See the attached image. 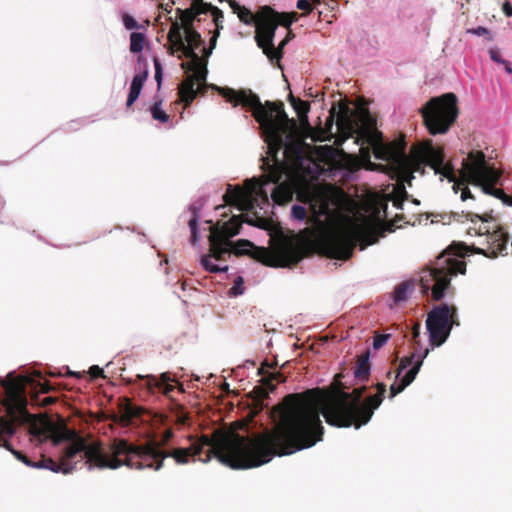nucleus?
<instances>
[{
    "instance_id": "nucleus-39",
    "label": "nucleus",
    "mask_w": 512,
    "mask_h": 512,
    "mask_svg": "<svg viewBox=\"0 0 512 512\" xmlns=\"http://www.w3.org/2000/svg\"><path fill=\"white\" fill-rule=\"evenodd\" d=\"M390 337L391 334H380L379 332L375 331L373 338V348L379 350L387 343Z\"/></svg>"
},
{
    "instance_id": "nucleus-22",
    "label": "nucleus",
    "mask_w": 512,
    "mask_h": 512,
    "mask_svg": "<svg viewBox=\"0 0 512 512\" xmlns=\"http://www.w3.org/2000/svg\"><path fill=\"white\" fill-rule=\"evenodd\" d=\"M174 380L168 373H162L159 377L146 376L145 386L151 393L159 391L165 396L172 398V393L178 388L179 392H183L182 384L178 383L177 386L173 385Z\"/></svg>"
},
{
    "instance_id": "nucleus-36",
    "label": "nucleus",
    "mask_w": 512,
    "mask_h": 512,
    "mask_svg": "<svg viewBox=\"0 0 512 512\" xmlns=\"http://www.w3.org/2000/svg\"><path fill=\"white\" fill-rule=\"evenodd\" d=\"M466 218L470 220L472 223H475L476 220H479L482 223H488L496 220L495 217L493 216V211L485 212L481 215L469 212L466 214Z\"/></svg>"
},
{
    "instance_id": "nucleus-6",
    "label": "nucleus",
    "mask_w": 512,
    "mask_h": 512,
    "mask_svg": "<svg viewBox=\"0 0 512 512\" xmlns=\"http://www.w3.org/2000/svg\"><path fill=\"white\" fill-rule=\"evenodd\" d=\"M0 383L5 389V398L2 404L6 410V416H0V446L5 447L27 466L35 467V463L22 452L14 450L6 439V437L15 433L17 425L29 421L31 417L27 410V398L23 381L21 378L9 375L8 380H0Z\"/></svg>"
},
{
    "instance_id": "nucleus-20",
    "label": "nucleus",
    "mask_w": 512,
    "mask_h": 512,
    "mask_svg": "<svg viewBox=\"0 0 512 512\" xmlns=\"http://www.w3.org/2000/svg\"><path fill=\"white\" fill-rule=\"evenodd\" d=\"M117 440L120 439H114L108 451H104L100 445L86 446L83 441L74 442L65 449V452L60 460L62 463L66 464L65 466L74 468V466L71 464V460H73L77 455H80L81 458L86 459L85 464L88 465L89 470H92L94 467L101 469L97 465L96 461L89 459L88 452L90 451V449H96L99 452V454H101L104 457L105 460L110 461L111 459L114 458L113 446Z\"/></svg>"
},
{
    "instance_id": "nucleus-51",
    "label": "nucleus",
    "mask_w": 512,
    "mask_h": 512,
    "mask_svg": "<svg viewBox=\"0 0 512 512\" xmlns=\"http://www.w3.org/2000/svg\"><path fill=\"white\" fill-rule=\"evenodd\" d=\"M272 380L284 381V377L282 376L281 373L270 374V376L265 380V384L268 385L271 390L275 388V386L271 384Z\"/></svg>"
},
{
    "instance_id": "nucleus-3",
    "label": "nucleus",
    "mask_w": 512,
    "mask_h": 512,
    "mask_svg": "<svg viewBox=\"0 0 512 512\" xmlns=\"http://www.w3.org/2000/svg\"><path fill=\"white\" fill-rule=\"evenodd\" d=\"M218 93L234 107L241 105L252 111L263 130L268 144L267 153L273 161H280L277 155L282 149L285 156L299 152L300 145L293 139L297 124L286 114L283 102L266 101L262 104L259 97L249 89L218 88Z\"/></svg>"
},
{
    "instance_id": "nucleus-55",
    "label": "nucleus",
    "mask_w": 512,
    "mask_h": 512,
    "mask_svg": "<svg viewBox=\"0 0 512 512\" xmlns=\"http://www.w3.org/2000/svg\"><path fill=\"white\" fill-rule=\"evenodd\" d=\"M180 409H181V412H180V414L177 415V423L180 425H185L189 421L190 417H189L188 413H185L183 411V407H180Z\"/></svg>"
},
{
    "instance_id": "nucleus-11",
    "label": "nucleus",
    "mask_w": 512,
    "mask_h": 512,
    "mask_svg": "<svg viewBox=\"0 0 512 512\" xmlns=\"http://www.w3.org/2000/svg\"><path fill=\"white\" fill-rule=\"evenodd\" d=\"M466 273V263L458 260L450 254L443 253L437 257L435 266L428 270V273L421 277L420 285L423 293L431 290L434 301H440L446 292H453L451 277L457 274Z\"/></svg>"
},
{
    "instance_id": "nucleus-5",
    "label": "nucleus",
    "mask_w": 512,
    "mask_h": 512,
    "mask_svg": "<svg viewBox=\"0 0 512 512\" xmlns=\"http://www.w3.org/2000/svg\"><path fill=\"white\" fill-rule=\"evenodd\" d=\"M170 20L171 27L167 34L170 54L181 52L186 58L193 60V66L196 68L195 74L188 75L178 88L179 101L184 103V108H187L198 94L204 96L209 88L218 91L219 87L206 83L208 74L206 62L202 63V59L195 52L204 43L201 34L195 28L179 32L177 20L171 18Z\"/></svg>"
},
{
    "instance_id": "nucleus-12",
    "label": "nucleus",
    "mask_w": 512,
    "mask_h": 512,
    "mask_svg": "<svg viewBox=\"0 0 512 512\" xmlns=\"http://www.w3.org/2000/svg\"><path fill=\"white\" fill-rule=\"evenodd\" d=\"M234 254L249 255L270 267H287L300 262L306 256V248L300 244L288 243L272 253L268 248L257 247L249 240L240 239L235 243Z\"/></svg>"
},
{
    "instance_id": "nucleus-29",
    "label": "nucleus",
    "mask_w": 512,
    "mask_h": 512,
    "mask_svg": "<svg viewBox=\"0 0 512 512\" xmlns=\"http://www.w3.org/2000/svg\"><path fill=\"white\" fill-rule=\"evenodd\" d=\"M139 416V408L134 406L131 402L127 401L121 408L120 422L124 425H129L134 418Z\"/></svg>"
},
{
    "instance_id": "nucleus-62",
    "label": "nucleus",
    "mask_w": 512,
    "mask_h": 512,
    "mask_svg": "<svg viewBox=\"0 0 512 512\" xmlns=\"http://www.w3.org/2000/svg\"><path fill=\"white\" fill-rule=\"evenodd\" d=\"M181 67L186 70L193 71V74L196 72V68L193 66V60H191V63H182Z\"/></svg>"
},
{
    "instance_id": "nucleus-56",
    "label": "nucleus",
    "mask_w": 512,
    "mask_h": 512,
    "mask_svg": "<svg viewBox=\"0 0 512 512\" xmlns=\"http://www.w3.org/2000/svg\"><path fill=\"white\" fill-rule=\"evenodd\" d=\"M468 32L473 33L477 36H484V35L488 34L487 28H485L483 26H478L477 28L470 29V30H468Z\"/></svg>"
},
{
    "instance_id": "nucleus-64",
    "label": "nucleus",
    "mask_w": 512,
    "mask_h": 512,
    "mask_svg": "<svg viewBox=\"0 0 512 512\" xmlns=\"http://www.w3.org/2000/svg\"><path fill=\"white\" fill-rule=\"evenodd\" d=\"M502 202L508 206H512V197L507 195V198L502 200Z\"/></svg>"
},
{
    "instance_id": "nucleus-40",
    "label": "nucleus",
    "mask_w": 512,
    "mask_h": 512,
    "mask_svg": "<svg viewBox=\"0 0 512 512\" xmlns=\"http://www.w3.org/2000/svg\"><path fill=\"white\" fill-rule=\"evenodd\" d=\"M408 194L404 187L399 188L395 192V197L393 199V204L398 209H403V203L406 200Z\"/></svg>"
},
{
    "instance_id": "nucleus-19",
    "label": "nucleus",
    "mask_w": 512,
    "mask_h": 512,
    "mask_svg": "<svg viewBox=\"0 0 512 512\" xmlns=\"http://www.w3.org/2000/svg\"><path fill=\"white\" fill-rule=\"evenodd\" d=\"M429 354V349L426 348L423 353L416 354L412 353L409 356H405L400 360L399 367L397 369L396 377L398 378L401 372L412 366L405 375L400 379L399 383L394 382L390 386V398H394L396 395L401 393L406 387H408L416 378L420 368L423 364V360Z\"/></svg>"
},
{
    "instance_id": "nucleus-60",
    "label": "nucleus",
    "mask_w": 512,
    "mask_h": 512,
    "mask_svg": "<svg viewBox=\"0 0 512 512\" xmlns=\"http://www.w3.org/2000/svg\"><path fill=\"white\" fill-rule=\"evenodd\" d=\"M335 107H332L331 111H330V116L329 118L327 119V126H328V129L330 130L333 126V121H334V117H335Z\"/></svg>"
},
{
    "instance_id": "nucleus-48",
    "label": "nucleus",
    "mask_w": 512,
    "mask_h": 512,
    "mask_svg": "<svg viewBox=\"0 0 512 512\" xmlns=\"http://www.w3.org/2000/svg\"><path fill=\"white\" fill-rule=\"evenodd\" d=\"M126 29L132 30L138 28V22L130 15H125L123 18Z\"/></svg>"
},
{
    "instance_id": "nucleus-52",
    "label": "nucleus",
    "mask_w": 512,
    "mask_h": 512,
    "mask_svg": "<svg viewBox=\"0 0 512 512\" xmlns=\"http://www.w3.org/2000/svg\"><path fill=\"white\" fill-rule=\"evenodd\" d=\"M489 54H490V58L494 62H497L499 64H503L505 62V60L502 58L498 49H490Z\"/></svg>"
},
{
    "instance_id": "nucleus-54",
    "label": "nucleus",
    "mask_w": 512,
    "mask_h": 512,
    "mask_svg": "<svg viewBox=\"0 0 512 512\" xmlns=\"http://www.w3.org/2000/svg\"><path fill=\"white\" fill-rule=\"evenodd\" d=\"M89 373H90L92 378H98V377H103V373L104 372H103L102 368H100L97 365H94V366L90 367Z\"/></svg>"
},
{
    "instance_id": "nucleus-44",
    "label": "nucleus",
    "mask_w": 512,
    "mask_h": 512,
    "mask_svg": "<svg viewBox=\"0 0 512 512\" xmlns=\"http://www.w3.org/2000/svg\"><path fill=\"white\" fill-rule=\"evenodd\" d=\"M147 75H148L147 71H144L143 73H139V74L135 75L132 79L131 85L142 90V87L144 85V82L146 81Z\"/></svg>"
},
{
    "instance_id": "nucleus-34",
    "label": "nucleus",
    "mask_w": 512,
    "mask_h": 512,
    "mask_svg": "<svg viewBox=\"0 0 512 512\" xmlns=\"http://www.w3.org/2000/svg\"><path fill=\"white\" fill-rule=\"evenodd\" d=\"M207 5L209 6L208 12H211V14L213 16V22L216 26L215 31L220 32V30L223 29L222 23H223V19H224V14H223L222 10H220L218 7L213 6L210 3H207Z\"/></svg>"
},
{
    "instance_id": "nucleus-25",
    "label": "nucleus",
    "mask_w": 512,
    "mask_h": 512,
    "mask_svg": "<svg viewBox=\"0 0 512 512\" xmlns=\"http://www.w3.org/2000/svg\"><path fill=\"white\" fill-rule=\"evenodd\" d=\"M289 102L296 111L299 121L303 126H309L308 113L310 111V105L308 102L296 98L292 93L289 95Z\"/></svg>"
},
{
    "instance_id": "nucleus-61",
    "label": "nucleus",
    "mask_w": 512,
    "mask_h": 512,
    "mask_svg": "<svg viewBox=\"0 0 512 512\" xmlns=\"http://www.w3.org/2000/svg\"><path fill=\"white\" fill-rule=\"evenodd\" d=\"M230 7L232 8L233 12L237 14L243 6L239 5L236 1L231 0Z\"/></svg>"
},
{
    "instance_id": "nucleus-21",
    "label": "nucleus",
    "mask_w": 512,
    "mask_h": 512,
    "mask_svg": "<svg viewBox=\"0 0 512 512\" xmlns=\"http://www.w3.org/2000/svg\"><path fill=\"white\" fill-rule=\"evenodd\" d=\"M209 6L207 3H191V6L186 9L177 8L176 15L180 19V22L177 21V25L179 26V32L186 29L195 28L194 22L201 21L200 16L202 14H206L208 12Z\"/></svg>"
},
{
    "instance_id": "nucleus-10",
    "label": "nucleus",
    "mask_w": 512,
    "mask_h": 512,
    "mask_svg": "<svg viewBox=\"0 0 512 512\" xmlns=\"http://www.w3.org/2000/svg\"><path fill=\"white\" fill-rule=\"evenodd\" d=\"M445 155L444 150L440 146H434L432 140L427 139L421 143L413 145L410 149L409 155L401 156L398 162L403 166L407 172H418L424 165L430 166L435 174H441L450 182L455 184L456 179L453 166L449 163H444Z\"/></svg>"
},
{
    "instance_id": "nucleus-15",
    "label": "nucleus",
    "mask_w": 512,
    "mask_h": 512,
    "mask_svg": "<svg viewBox=\"0 0 512 512\" xmlns=\"http://www.w3.org/2000/svg\"><path fill=\"white\" fill-rule=\"evenodd\" d=\"M457 308L448 304H440L427 314L426 328L432 346L439 347L449 337L453 326H459Z\"/></svg>"
},
{
    "instance_id": "nucleus-45",
    "label": "nucleus",
    "mask_w": 512,
    "mask_h": 512,
    "mask_svg": "<svg viewBox=\"0 0 512 512\" xmlns=\"http://www.w3.org/2000/svg\"><path fill=\"white\" fill-rule=\"evenodd\" d=\"M140 92H141L140 89H138L132 85L130 86V91H129L127 102H126V106L128 108L131 107L133 105V103L138 99Z\"/></svg>"
},
{
    "instance_id": "nucleus-14",
    "label": "nucleus",
    "mask_w": 512,
    "mask_h": 512,
    "mask_svg": "<svg viewBox=\"0 0 512 512\" xmlns=\"http://www.w3.org/2000/svg\"><path fill=\"white\" fill-rule=\"evenodd\" d=\"M474 224H476V222ZM467 233L471 236L483 237V239L479 241V246L475 244H458L456 246L457 250L454 252V255L463 257L466 255V253L472 252L493 259L497 258L499 255L507 254L506 251L510 236L508 232L503 229V227L497 226L491 231L490 228L481 230V226L477 227L474 225L469 227Z\"/></svg>"
},
{
    "instance_id": "nucleus-58",
    "label": "nucleus",
    "mask_w": 512,
    "mask_h": 512,
    "mask_svg": "<svg viewBox=\"0 0 512 512\" xmlns=\"http://www.w3.org/2000/svg\"><path fill=\"white\" fill-rule=\"evenodd\" d=\"M492 196L500 199L501 201L507 198V194L502 189L499 188H495V190H493Z\"/></svg>"
},
{
    "instance_id": "nucleus-27",
    "label": "nucleus",
    "mask_w": 512,
    "mask_h": 512,
    "mask_svg": "<svg viewBox=\"0 0 512 512\" xmlns=\"http://www.w3.org/2000/svg\"><path fill=\"white\" fill-rule=\"evenodd\" d=\"M46 437L49 438L54 445L69 439V431L65 425H50L46 430Z\"/></svg>"
},
{
    "instance_id": "nucleus-33",
    "label": "nucleus",
    "mask_w": 512,
    "mask_h": 512,
    "mask_svg": "<svg viewBox=\"0 0 512 512\" xmlns=\"http://www.w3.org/2000/svg\"><path fill=\"white\" fill-rule=\"evenodd\" d=\"M161 105V100L155 101L152 107L150 108L151 115L154 120H157L161 123H166L169 120V115L164 110H162Z\"/></svg>"
},
{
    "instance_id": "nucleus-49",
    "label": "nucleus",
    "mask_w": 512,
    "mask_h": 512,
    "mask_svg": "<svg viewBox=\"0 0 512 512\" xmlns=\"http://www.w3.org/2000/svg\"><path fill=\"white\" fill-rule=\"evenodd\" d=\"M154 66H155V80L158 84V87H160L161 81H162V67H161L160 62L157 59L154 60Z\"/></svg>"
},
{
    "instance_id": "nucleus-31",
    "label": "nucleus",
    "mask_w": 512,
    "mask_h": 512,
    "mask_svg": "<svg viewBox=\"0 0 512 512\" xmlns=\"http://www.w3.org/2000/svg\"><path fill=\"white\" fill-rule=\"evenodd\" d=\"M413 289V283L405 281L396 286L393 292V298L396 303L405 301L408 298L409 293Z\"/></svg>"
},
{
    "instance_id": "nucleus-57",
    "label": "nucleus",
    "mask_w": 512,
    "mask_h": 512,
    "mask_svg": "<svg viewBox=\"0 0 512 512\" xmlns=\"http://www.w3.org/2000/svg\"><path fill=\"white\" fill-rule=\"evenodd\" d=\"M502 10L507 17H512V5L508 0L503 3Z\"/></svg>"
},
{
    "instance_id": "nucleus-7",
    "label": "nucleus",
    "mask_w": 512,
    "mask_h": 512,
    "mask_svg": "<svg viewBox=\"0 0 512 512\" xmlns=\"http://www.w3.org/2000/svg\"><path fill=\"white\" fill-rule=\"evenodd\" d=\"M262 169L265 172L263 181L257 178L247 179L245 181V189L237 186L232 188L228 185L227 192L223 195V200L227 205L236 206L240 211L250 210L254 207V201L257 196H261L264 201L268 202V196L263 190V186L268 183L279 184L284 173L285 164L283 161H273L270 164L268 158H263Z\"/></svg>"
},
{
    "instance_id": "nucleus-41",
    "label": "nucleus",
    "mask_w": 512,
    "mask_h": 512,
    "mask_svg": "<svg viewBox=\"0 0 512 512\" xmlns=\"http://www.w3.org/2000/svg\"><path fill=\"white\" fill-rule=\"evenodd\" d=\"M292 217L296 220L303 221L307 218V210L305 207L300 205H294L292 207Z\"/></svg>"
},
{
    "instance_id": "nucleus-53",
    "label": "nucleus",
    "mask_w": 512,
    "mask_h": 512,
    "mask_svg": "<svg viewBox=\"0 0 512 512\" xmlns=\"http://www.w3.org/2000/svg\"><path fill=\"white\" fill-rule=\"evenodd\" d=\"M40 392L43 394L49 393L55 390V387L48 381H44L43 383L39 382Z\"/></svg>"
},
{
    "instance_id": "nucleus-43",
    "label": "nucleus",
    "mask_w": 512,
    "mask_h": 512,
    "mask_svg": "<svg viewBox=\"0 0 512 512\" xmlns=\"http://www.w3.org/2000/svg\"><path fill=\"white\" fill-rule=\"evenodd\" d=\"M173 436H174V433H173L172 429H167L162 434V437L159 442L150 441L149 443H155L157 445V447L159 449H161V447L166 446L170 442V440L173 438Z\"/></svg>"
},
{
    "instance_id": "nucleus-47",
    "label": "nucleus",
    "mask_w": 512,
    "mask_h": 512,
    "mask_svg": "<svg viewBox=\"0 0 512 512\" xmlns=\"http://www.w3.org/2000/svg\"><path fill=\"white\" fill-rule=\"evenodd\" d=\"M468 185L469 184H462V185H460V188L458 189V191H461L460 199L462 201H466L467 199H475V197L471 193Z\"/></svg>"
},
{
    "instance_id": "nucleus-30",
    "label": "nucleus",
    "mask_w": 512,
    "mask_h": 512,
    "mask_svg": "<svg viewBox=\"0 0 512 512\" xmlns=\"http://www.w3.org/2000/svg\"><path fill=\"white\" fill-rule=\"evenodd\" d=\"M239 19L247 24V25H250L252 23H255L256 25V31H255V34L256 33H259L260 32V28H259V10L256 12V13H253L251 10H249L248 8H246L245 6H243L239 12L237 13Z\"/></svg>"
},
{
    "instance_id": "nucleus-42",
    "label": "nucleus",
    "mask_w": 512,
    "mask_h": 512,
    "mask_svg": "<svg viewBox=\"0 0 512 512\" xmlns=\"http://www.w3.org/2000/svg\"><path fill=\"white\" fill-rule=\"evenodd\" d=\"M244 292V286H243V279L242 277H238L235 281L233 286L229 290V295L232 296H238L243 294Z\"/></svg>"
},
{
    "instance_id": "nucleus-17",
    "label": "nucleus",
    "mask_w": 512,
    "mask_h": 512,
    "mask_svg": "<svg viewBox=\"0 0 512 512\" xmlns=\"http://www.w3.org/2000/svg\"><path fill=\"white\" fill-rule=\"evenodd\" d=\"M299 202L308 204L312 213L308 222L313 225L321 224V217L330 216L332 206L336 205L333 195L326 189L319 187L301 186L296 191Z\"/></svg>"
},
{
    "instance_id": "nucleus-1",
    "label": "nucleus",
    "mask_w": 512,
    "mask_h": 512,
    "mask_svg": "<svg viewBox=\"0 0 512 512\" xmlns=\"http://www.w3.org/2000/svg\"><path fill=\"white\" fill-rule=\"evenodd\" d=\"M341 377L342 374L335 376L334 393H324L319 388L309 389L303 393L289 394L273 407L272 413L278 418V423L271 431L278 456L293 454L321 441L324 428L320 415L327 424L340 428L353 426L359 429L370 421L384 400L386 385L378 383L377 393L362 400L367 387L346 392Z\"/></svg>"
},
{
    "instance_id": "nucleus-18",
    "label": "nucleus",
    "mask_w": 512,
    "mask_h": 512,
    "mask_svg": "<svg viewBox=\"0 0 512 512\" xmlns=\"http://www.w3.org/2000/svg\"><path fill=\"white\" fill-rule=\"evenodd\" d=\"M259 28L262 32V37L270 42L274 40L276 29L279 25L289 28L293 22L298 20L297 12H282L275 11L270 6H262L259 9Z\"/></svg>"
},
{
    "instance_id": "nucleus-13",
    "label": "nucleus",
    "mask_w": 512,
    "mask_h": 512,
    "mask_svg": "<svg viewBox=\"0 0 512 512\" xmlns=\"http://www.w3.org/2000/svg\"><path fill=\"white\" fill-rule=\"evenodd\" d=\"M458 100L454 93L432 97L420 109L423 123L431 135L446 134L459 115Z\"/></svg>"
},
{
    "instance_id": "nucleus-50",
    "label": "nucleus",
    "mask_w": 512,
    "mask_h": 512,
    "mask_svg": "<svg viewBox=\"0 0 512 512\" xmlns=\"http://www.w3.org/2000/svg\"><path fill=\"white\" fill-rule=\"evenodd\" d=\"M420 323H415L412 327V340L416 345L420 344L419 337H420Z\"/></svg>"
},
{
    "instance_id": "nucleus-2",
    "label": "nucleus",
    "mask_w": 512,
    "mask_h": 512,
    "mask_svg": "<svg viewBox=\"0 0 512 512\" xmlns=\"http://www.w3.org/2000/svg\"><path fill=\"white\" fill-rule=\"evenodd\" d=\"M113 453L114 458L107 461L96 449L88 452L89 459L96 461L100 468L117 469L125 465L130 469L149 468L158 471L169 457L183 465L190 458L197 457L199 461L208 462L212 456L232 469H250L270 462L278 455V448L271 430L252 437L214 431L212 437L202 435L189 447L171 451L159 449L155 443L134 445L126 439L117 440Z\"/></svg>"
},
{
    "instance_id": "nucleus-8",
    "label": "nucleus",
    "mask_w": 512,
    "mask_h": 512,
    "mask_svg": "<svg viewBox=\"0 0 512 512\" xmlns=\"http://www.w3.org/2000/svg\"><path fill=\"white\" fill-rule=\"evenodd\" d=\"M403 219V215H396L393 222L387 223L383 228H378L366 222L365 225H356L352 231L341 230L329 235L324 242L327 255L338 260H348L354 251L358 236L364 234L367 245L377 242L385 232H394L395 222Z\"/></svg>"
},
{
    "instance_id": "nucleus-24",
    "label": "nucleus",
    "mask_w": 512,
    "mask_h": 512,
    "mask_svg": "<svg viewBox=\"0 0 512 512\" xmlns=\"http://www.w3.org/2000/svg\"><path fill=\"white\" fill-rule=\"evenodd\" d=\"M294 190L289 183H279L273 190L271 197L279 205L286 204L293 199Z\"/></svg>"
},
{
    "instance_id": "nucleus-35",
    "label": "nucleus",
    "mask_w": 512,
    "mask_h": 512,
    "mask_svg": "<svg viewBox=\"0 0 512 512\" xmlns=\"http://www.w3.org/2000/svg\"><path fill=\"white\" fill-rule=\"evenodd\" d=\"M191 210L193 212V216L189 220L188 225H189L190 230H191V241H192L193 244H195L199 240V235H198V220H199V216L197 214L196 208L193 207V208H191Z\"/></svg>"
},
{
    "instance_id": "nucleus-32",
    "label": "nucleus",
    "mask_w": 512,
    "mask_h": 512,
    "mask_svg": "<svg viewBox=\"0 0 512 512\" xmlns=\"http://www.w3.org/2000/svg\"><path fill=\"white\" fill-rule=\"evenodd\" d=\"M146 37L143 33L133 32L130 35V51L140 53L145 45Z\"/></svg>"
},
{
    "instance_id": "nucleus-37",
    "label": "nucleus",
    "mask_w": 512,
    "mask_h": 512,
    "mask_svg": "<svg viewBox=\"0 0 512 512\" xmlns=\"http://www.w3.org/2000/svg\"><path fill=\"white\" fill-rule=\"evenodd\" d=\"M210 255H205L201 258V264L205 268V270L211 272V273H217L221 271H227L228 266H225L224 268H220L218 265H215L211 261Z\"/></svg>"
},
{
    "instance_id": "nucleus-26",
    "label": "nucleus",
    "mask_w": 512,
    "mask_h": 512,
    "mask_svg": "<svg viewBox=\"0 0 512 512\" xmlns=\"http://www.w3.org/2000/svg\"><path fill=\"white\" fill-rule=\"evenodd\" d=\"M369 351L362 354L356 364L354 376L359 381H367L370 375Z\"/></svg>"
},
{
    "instance_id": "nucleus-4",
    "label": "nucleus",
    "mask_w": 512,
    "mask_h": 512,
    "mask_svg": "<svg viewBox=\"0 0 512 512\" xmlns=\"http://www.w3.org/2000/svg\"><path fill=\"white\" fill-rule=\"evenodd\" d=\"M337 131L343 139L357 135V141L372 147L377 159L397 161L405 156V141L399 140L386 145L383 136L376 129V119L367 108L353 110L346 104H341L336 113Z\"/></svg>"
},
{
    "instance_id": "nucleus-38",
    "label": "nucleus",
    "mask_w": 512,
    "mask_h": 512,
    "mask_svg": "<svg viewBox=\"0 0 512 512\" xmlns=\"http://www.w3.org/2000/svg\"><path fill=\"white\" fill-rule=\"evenodd\" d=\"M31 401L41 407H48V406L55 404L57 402V398L52 397V396H47L40 400L38 392H35L34 394L31 395Z\"/></svg>"
},
{
    "instance_id": "nucleus-28",
    "label": "nucleus",
    "mask_w": 512,
    "mask_h": 512,
    "mask_svg": "<svg viewBox=\"0 0 512 512\" xmlns=\"http://www.w3.org/2000/svg\"><path fill=\"white\" fill-rule=\"evenodd\" d=\"M65 463H62L61 460L59 462L54 461L52 458L42 457L41 461L35 463V467L37 468H46L53 472H62L64 474H68L73 470V467L65 466Z\"/></svg>"
},
{
    "instance_id": "nucleus-59",
    "label": "nucleus",
    "mask_w": 512,
    "mask_h": 512,
    "mask_svg": "<svg viewBox=\"0 0 512 512\" xmlns=\"http://www.w3.org/2000/svg\"><path fill=\"white\" fill-rule=\"evenodd\" d=\"M219 34L220 32L219 31H214L212 37L210 38V41H209V48L211 49H214L216 47V43H217V39L219 37Z\"/></svg>"
},
{
    "instance_id": "nucleus-9",
    "label": "nucleus",
    "mask_w": 512,
    "mask_h": 512,
    "mask_svg": "<svg viewBox=\"0 0 512 512\" xmlns=\"http://www.w3.org/2000/svg\"><path fill=\"white\" fill-rule=\"evenodd\" d=\"M502 172L486 161L485 154L480 150H472L462 161L461 180L453 184V191L458 193L462 184L480 187L482 192L492 196L493 190L500 182Z\"/></svg>"
},
{
    "instance_id": "nucleus-23",
    "label": "nucleus",
    "mask_w": 512,
    "mask_h": 512,
    "mask_svg": "<svg viewBox=\"0 0 512 512\" xmlns=\"http://www.w3.org/2000/svg\"><path fill=\"white\" fill-rule=\"evenodd\" d=\"M262 36V32L256 33L255 41L257 46L262 49L263 53L267 56L271 64H275L277 67L282 69L280 60L283 57V49L288 44L289 38H284L279 43L278 47H275L273 40L268 42Z\"/></svg>"
},
{
    "instance_id": "nucleus-63",
    "label": "nucleus",
    "mask_w": 512,
    "mask_h": 512,
    "mask_svg": "<svg viewBox=\"0 0 512 512\" xmlns=\"http://www.w3.org/2000/svg\"><path fill=\"white\" fill-rule=\"evenodd\" d=\"M213 49L211 48H203V56L208 58L212 54Z\"/></svg>"
},
{
    "instance_id": "nucleus-46",
    "label": "nucleus",
    "mask_w": 512,
    "mask_h": 512,
    "mask_svg": "<svg viewBox=\"0 0 512 512\" xmlns=\"http://www.w3.org/2000/svg\"><path fill=\"white\" fill-rule=\"evenodd\" d=\"M296 7L303 11L302 16L308 15L313 11V7L308 0H298Z\"/></svg>"
},
{
    "instance_id": "nucleus-16",
    "label": "nucleus",
    "mask_w": 512,
    "mask_h": 512,
    "mask_svg": "<svg viewBox=\"0 0 512 512\" xmlns=\"http://www.w3.org/2000/svg\"><path fill=\"white\" fill-rule=\"evenodd\" d=\"M243 220V215H234L227 222L220 224L219 222L212 226L209 235L210 256L218 261L222 260L225 254L230 253L232 242L230 238L240 233ZM245 222L262 227V224L254 223L250 219H245Z\"/></svg>"
}]
</instances>
